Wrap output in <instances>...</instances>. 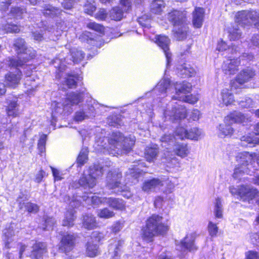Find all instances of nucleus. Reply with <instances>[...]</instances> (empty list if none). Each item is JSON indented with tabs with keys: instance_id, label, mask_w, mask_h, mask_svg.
Instances as JSON below:
<instances>
[{
	"instance_id": "36",
	"label": "nucleus",
	"mask_w": 259,
	"mask_h": 259,
	"mask_svg": "<svg viewBox=\"0 0 259 259\" xmlns=\"http://www.w3.org/2000/svg\"><path fill=\"white\" fill-rule=\"evenodd\" d=\"M26 12V9L24 8L14 7L12 8L9 16L11 18L22 19L23 15Z\"/></svg>"
},
{
	"instance_id": "29",
	"label": "nucleus",
	"mask_w": 259,
	"mask_h": 259,
	"mask_svg": "<svg viewBox=\"0 0 259 259\" xmlns=\"http://www.w3.org/2000/svg\"><path fill=\"white\" fill-rule=\"evenodd\" d=\"M159 153V150L157 147H147L145 151V157L148 161H153L155 159Z\"/></svg>"
},
{
	"instance_id": "1",
	"label": "nucleus",
	"mask_w": 259,
	"mask_h": 259,
	"mask_svg": "<svg viewBox=\"0 0 259 259\" xmlns=\"http://www.w3.org/2000/svg\"><path fill=\"white\" fill-rule=\"evenodd\" d=\"M13 47L18 55V58H8V64L10 67L16 68L23 66L36 56L35 51L32 48L27 47L25 40L22 38L18 37L14 39Z\"/></svg>"
},
{
	"instance_id": "44",
	"label": "nucleus",
	"mask_w": 259,
	"mask_h": 259,
	"mask_svg": "<svg viewBox=\"0 0 259 259\" xmlns=\"http://www.w3.org/2000/svg\"><path fill=\"white\" fill-rule=\"evenodd\" d=\"M115 213L113 211L109 210L107 208H104L99 210L98 216L100 218L108 219L113 217Z\"/></svg>"
},
{
	"instance_id": "40",
	"label": "nucleus",
	"mask_w": 259,
	"mask_h": 259,
	"mask_svg": "<svg viewBox=\"0 0 259 259\" xmlns=\"http://www.w3.org/2000/svg\"><path fill=\"white\" fill-rule=\"evenodd\" d=\"M228 32L229 33V36L230 40H235L239 39L241 35V32L238 26L237 25L235 27H230L229 28Z\"/></svg>"
},
{
	"instance_id": "18",
	"label": "nucleus",
	"mask_w": 259,
	"mask_h": 259,
	"mask_svg": "<svg viewBox=\"0 0 259 259\" xmlns=\"http://www.w3.org/2000/svg\"><path fill=\"white\" fill-rule=\"evenodd\" d=\"M83 98V95L81 93H71L69 94L64 102V106L77 105L82 102Z\"/></svg>"
},
{
	"instance_id": "26",
	"label": "nucleus",
	"mask_w": 259,
	"mask_h": 259,
	"mask_svg": "<svg viewBox=\"0 0 259 259\" xmlns=\"http://www.w3.org/2000/svg\"><path fill=\"white\" fill-rule=\"evenodd\" d=\"M249 11L238 12L235 16V22L241 25H249Z\"/></svg>"
},
{
	"instance_id": "2",
	"label": "nucleus",
	"mask_w": 259,
	"mask_h": 259,
	"mask_svg": "<svg viewBox=\"0 0 259 259\" xmlns=\"http://www.w3.org/2000/svg\"><path fill=\"white\" fill-rule=\"evenodd\" d=\"M169 229L167 225L162 223V217L153 215L146 222V225L142 230V237L146 241L151 242L153 237L166 233Z\"/></svg>"
},
{
	"instance_id": "45",
	"label": "nucleus",
	"mask_w": 259,
	"mask_h": 259,
	"mask_svg": "<svg viewBox=\"0 0 259 259\" xmlns=\"http://www.w3.org/2000/svg\"><path fill=\"white\" fill-rule=\"evenodd\" d=\"M24 85L27 89V91H33L37 87V83L31 77H27L25 80Z\"/></svg>"
},
{
	"instance_id": "9",
	"label": "nucleus",
	"mask_w": 259,
	"mask_h": 259,
	"mask_svg": "<svg viewBox=\"0 0 259 259\" xmlns=\"http://www.w3.org/2000/svg\"><path fill=\"white\" fill-rule=\"evenodd\" d=\"M124 139L123 136L119 132H113L111 135L109 139L104 138L102 141L97 142V146L99 147L98 149L102 150V147L103 149H107L108 151L109 149L116 148L119 149V145L122 143Z\"/></svg>"
},
{
	"instance_id": "59",
	"label": "nucleus",
	"mask_w": 259,
	"mask_h": 259,
	"mask_svg": "<svg viewBox=\"0 0 259 259\" xmlns=\"http://www.w3.org/2000/svg\"><path fill=\"white\" fill-rule=\"evenodd\" d=\"M84 10L86 13L89 15H92L93 12L96 10V7L92 4H87L84 5Z\"/></svg>"
},
{
	"instance_id": "22",
	"label": "nucleus",
	"mask_w": 259,
	"mask_h": 259,
	"mask_svg": "<svg viewBox=\"0 0 259 259\" xmlns=\"http://www.w3.org/2000/svg\"><path fill=\"white\" fill-rule=\"evenodd\" d=\"M105 202L108 204L110 207L116 210H122L125 209V206L124 202L120 199L114 198H106Z\"/></svg>"
},
{
	"instance_id": "5",
	"label": "nucleus",
	"mask_w": 259,
	"mask_h": 259,
	"mask_svg": "<svg viewBox=\"0 0 259 259\" xmlns=\"http://www.w3.org/2000/svg\"><path fill=\"white\" fill-rule=\"evenodd\" d=\"M244 120L245 117L241 113H232L226 116L223 122L219 125V135L221 137L231 136L234 131L232 124L234 123H242Z\"/></svg>"
},
{
	"instance_id": "16",
	"label": "nucleus",
	"mask_w": 259,
	"mask_h": 259,
	"mask_svg": "<svg viewBox=\"0 0 259 259\" xmlns=\"http://www.w3.org/2000/svg\"><path fill=\"white\" fill-rule=\"evenodd\" d=\"M163 186L162 182L158 179L154 178L145 181L142 189L144 192H149Z\"/></svg>"
},
{
	"instance_id": "61",
	"label": "nucleus",
	"mask_w": 259,
	"mask_h": 259,
	"mask_svg": "<svg viewBox=\"0 0 259 259\" xmlns=\"http://www.w3.org/2000/svg\"><path fill=\"white\" fill-rule=\"evenodd\" d=\"M174 141L175 138L171 135H165L161 138L162 142L168 143L169 144L173 143Z\"/></svg>"
},
{
	"instance_id": "52",
	"label": "nucleus",
	"mask_w": 259,
	"mask_h": 259,
	"mask_svg": "<svg viewBox=\"0 0 259 259\" xmlns=\"http://www.w3.org/2000/svg\"><path fill=\"white\" fill-rule=\"evenodd\" d=\"M241 140L243 145L245 146L246 145L245 143H247L249 145L250 147L254 146V144L257 142L259 143V141L253 140L252 138L248 136H243L241 138Z\"/></svg>"
},
{
	"instance_id": "30",
	"label": "nucleus",
	"mask_w": 259,
	"mask_h": 259,
	"mask_svg": "<svg viewBox=\"0 0 259 259\" xmlns=\"http://www.w3.org/2000/svg\"><path fill=\"white\" fill-rule=\"evenodd\" d=\"M165 4L162 0H155L151 4V11L156 14H160L165 8Z\"/></svg>"
},
{
	"instance_id": "32",
	"label": "nucleus",
	"mask_w": 259,
	"mask_h": 259,
	"mask_svg": "<svg viewBox=\"0 0 259 259\" xmlns=\"http://www.w3.org/2000/svg\"><path fill=\"white\" fill-rule=\"evenodd\" d=\"M171 90L170 80L169 79H163L160 80L156 87L155 90H158L161 93H166Z\"/></svg>"
},
{
	"instance_id": "42",
	"label": "nucleus",
	"mask_w": 259,
	"mask_h": 259,
	"mask_svg": "<svg viewBox=\"0 0 259 259\" xmlns=\"http://www.w3.org/2000/svg\"><path fill=\"white\" fill-rule=\"evenodd\" d=\"M7 114L8 116L15 117L19 114L17 109V103L13 101L11 102L7 107Z\"/></svg>"
},
{
	"instance_id": "55",
	"label": "nucleus",
	"mask_w": 259,
	"mask_h": 259,
	"mask_svg": "<svg viewBox=\"0 0 259 259\" xmlns=\"http://www.w3.org/2000/svg\"><path fill=\"white\" fill-rule=\"evenodd\" d=\"M188 131L182 127H178L176 130V135L181 139L186 138Z\"/></svg>"
},
{
	"instance_id": "53",
	"label": "nucleus",
	"mask_w": 259,
	"mask_h": 259,
	"mask_svg": "<svg viewBox=\"0 0 259 259\" xmlns=\"http://www.w3.org/2000/svg\"><path fill=\"white\" fill-rule=\"evenodd\" d=\"M208 229L209 235L211 237L216 236L218 232V228L215 224L210 222L208 224Z\"/></svg>"
},
{
	"instance_id": "63",
	"label": "nucleus",
	"mask_w": 259,
	"mask_h": 259,
	"mask_svg": "<svg viewBox=\"0 0 259 259\" xmlns=\"http://www.w3.org/2000/svg\"><path fill=\"white\" fill-rule=\"evenodd\" d=\"M107 14L104 9H100L96 14V17L100 20H105L107 17Z\"/></svg>"
},
{
	"instance_id": "47",
	"label": "nucleus",
	"mask_w": 259,
	"mask_h": 259,
	"mask_svg": "<svg viewBox=\"0 0 259 259\" xmlns=\"http://www.w3.org/2000/svg\"><path fill=\"white\" fill-rule=\"evenodd\" d=\"M201 132L197 128H193L188 131L186 138L197 140L200 136Z\"/></svg>"
},
{
	"instance_id": "64",
	"label": "nucleus",
	"mask_w": 259,
	"mask_h": 259,
	"mask_svg": "<svg viewBox=\"0 0 259 259\" xmlns=\"http://www.w3.org/2000/svg\"><path fill=\"white\" fill-rule=\"evenodd\" d=\"M86 115L83 111H78L76 112L74 116V120L77 121H81L84 119Z\"/></svg>"
},
{
	"instance_id": "20",
	"label": "nucleus",
	"mask_w": 259,
	"mask_h": 259,
	"mask_svg": "<svg viewBox=\"0 0 259 259\" xmlns=\"http://www.w3.org/2000/svg\"><path fill=\"white\" fill-rule=\"evenodd\" d=\"M204 10L201 8H196L193 12V24L195 27L200 28L202 25Z\"/></svg>"
},
{
	"instance_id": "41",
	"label": "nucleus",
	"mask_w": 259,
	"mask_h": 259,
	"mask_svg": "<svg viewBox=\"0 0 259 259\" xmlns=\"http://www.w3.org/2000/svg\"><path fill=\"white\" fill-rule=\"evenodd\" d=\"M249 24L259 27V13L255 11H249Z\"/></svg>"
},
{
	"instance_id": "31",
	"label": "nucleus",
	"mask_w": 259,
	"mask_h": 259,
	"mask_svg": "<svg viewBox=\"0 0 259 259\" xmlns=\"http://www.w3.org/2000/svg\"><path fill=\"white\" fill-rule=\"evenodd\" d=\"M135 144L134 138H125L123 140L122 143L119 145V149H122L125 152H128L132 149V147Z\"/></svg>"
},
{
	"instance_id": "49",
	"label": "nucleus",
	"mask_w": 259,
	"mask_h": 259,
	"mask_svg": "<svg viewBox=\"0 0 259 259\" xmlns=\"http://www.w3.org/2000/svg\"><path fill=\"white\" fill-rule=\"evenodd\" d=\"M214 213L217 218H222V205L221 199L219 198H218L216 199V203L214 208Z\"/></svg>"
},
{
	"instance_id": "14",
	"label": "nucleus",
	"mask_w": 259,
	"mask_h": 259,
	"mask_svg": "<svg viewBox=\"0 0 259 259\" xmlns=\"http://www.w3.org/2000/svg\"><path fill=\"white\" fill-rule=\"evenodd\" d=\"M255 71L250 68H247L241 71L236 77V81L240 84L249 81L255 76Z\"/></svg>"
},
{
	"instance_id": "17",
	"label": "nucleus",
	"mask_w": 259,
	"mask_h": 259,
	"mask_svg": "<svg viewBox=\"0 0 259 259\" xmlns=\"http://www.w3.org/2000/svg\"><path fill=\"white\" fill-rule=\"evenodd\" d=\"M175 91L176 96L172 97V99H175L176 97H181L182 95H186L187 94L190 92L192 89L191 84L187 82H183L182 83L177 82L175 84Z\"/></svg>"
},
{
	"instance_id": "7",
	"label": "nucleus",
	"mask_w": 259,
	"mask_h": 259,
	"mask_svg": "<svg viewBox=\"0 0 259 259\" xmlns=\"http://www.w3.org/2000/svg\"><path fill=\"white\" fill-rule=\"evenodd\" d=\"M236 160L238 164L233 174V177L235 179L238 178L242 174L249 172L247 165L251 162L252 157L248 152L240 153L236 156Z\"/></svg>"
},
{
	"instance_id": "25",
	"label": "nucleus",
	"mask_w": 259,
	"mask_h": 259,
	"mask_svg": "<svg viewBox=\"0 0 259 259\" xmlns=\"http://www.w3.org/2000/svg\"><path fill=\"white\" fill-rule=\"evenodd\" d=\"M43 8L42 13L46 16H58L61 14L62 11L60 9L54 7L50 5H45Z\"/></svg>"
},
{
	"instance_id": "12",
	"label": "nucleus",
	"mask_w": 259,
	"mask_h": 259,
	"mask_svg": "<svg viewBox=\"0 0 259 259\" xmlns=\"http://www.w3.org/2000/svg\"><path fill=\"white\" fill-rule=\"evenodd\" d=\"M22 76V73L20 70L9 72L5 75L6 83L8 86L15 88L19 84Z\"/></svg>"
},
{
	"instance_id": "37",
	"label": "nucleus",
	"mask_w": 259,
	"mask_h": 259,
	"mask_svg": "<svg viewBox=\"0 0 259 259\" xmlns=\"http://www.w3.org/2000/svg\"><path fill=\"white\" fill-rule=\"evenodd\" d=\"M70 53L72 61L75 63L80 62L84 57V53L77 49H72Z\"/></svg>"
},
{
	"instance_id": "58",
	"label": "nucleus",
	"mask_w": 259,
	"mask_h": 259,
	"mask_svg": "<svg viewBox=\"0 0 259 259\" xmlns=\"http://www.w3.org/2000/svg\"><path fill=\"white\" fill-rule=\"evenodd\" d=\"M246 259H259V254L257 252L250 250L245 253Z\"/></svg>"
},
{
	"instance_id": "27",
	"label": "nucleus",
	"mask_w": 259,
	"mask_h": 259,
	"mask_svg": "<svg viewBox=\"0 0 259 259\" xmlns=\"http://www.w3.org/2000/svg\"><path fill=\"white\" fill-rule=\"evenodd\" d=\"M174 151L177 155L182 158L186 157L189 153L187 146L184 144H175L174 148Z\"/></svg>"
},
{
	"instance_id": "39",
	"label": "nucleus",
	"mask_w": 259,
	"mask_h": 259,
	"mask_svg": "<svg viewBox=\"0 0 259 259\" xmlns=\"http://www.w3.org/2000/svg\"><path fill=\"white\" fill-rule=\"evenodd\" d=\"M87 254L90 257H94L98 254V247L91 242H89L87 245Z\"/></svg>"
},
{
	"instance_id": "10",
	"label": "nucleus",
	"mask_w": 259,
	"mask_h": 259,
	"mask_svg": "<svg viewBox=\"0 0 259 259\" xmlns=\"http://www.w3.org/2000/svg\"><path fill=\"white\" fill-rule=\"evenodd\" d=\"M245 58L247 60H251L253 58L252 55L245 54L242 57L241 59H227L225 61L223 65V70L226 74H234L238 70V67L240 64L241 60H244Z\"/></svg>"
},
{
	"instance_id": "51",
	"label": "nucleus",
	"mask_w": 259,
	"mask_h": 259,
	"mask_svg": "<svg viewBox=\"0 0 259 259\" xmlns=\"http://www.w3.org/2000/svg\"><path fill=\"white\" fill-rule=\"evenodd\" d=\"M254 104V101L249 97H246L244 100L239 101L240 105L243 108L253 107Z\"/></svg>"
},
{
	"instance_id": "8",
	"label": "nucleus",
	"mask_w": 259,
	"mask_h": 259,
	"mask_svg": "<svg viewBox=\"0 0 259 259\" xmlns=\"http://www.w3.org/2000/svg\"><path fill=\"white\" fill-rule=\"evenodd\" d=\"M164 116L166 120L177 121L186 117L187 110L183 105L176 104L165 110Z\"/></svg>"
},
{
	"instance_id": "34",
	"label": "nucleus",
	"mask_w": 259,
	"mask_h": 259,
	"mask_svg": "<svg viewBox=\"0 0 259 259\" xmlns=\"http://www.w3.org/2000/svg\"><path fill=\"white\" fill-rule=\"evenodd\" d=\"M74 211L73 210L67 211L65 213L64 219L62 221V225L63 226L70 227L73 226V222L74 221Z\"/></svg>"
},
{
	"instance_id": "33",
	"label": "nucleus",
	"mask_w": 259,
	"mask_h": 259,
	"mask_svg": "<svg viewBox=\"0 0 259 259\" xmlns=\"http://www.w3.org/2000/svg\"><path fill=\"white\" fill-rule=\"evenodd\" d=\"M171 90L170 80L169 79H163L160 80L156 87L155 90H158L161 93H166Z\"/></svg>"
},
{
	"instance_id": "4",
	"label": "nucleus",
	"mask_w": 259,
	"mask_h": 259,
	"mask_svg": "<svg viewBox=\"0 0 259 259\" xmlns=\"http://www.w3.org/2000/svg\"><path fill=\"white\" fill-rule=\"evenodd\" d=\"M122 178L121 172L118 169H115L108 172L107 176V187L109 189L113 190L114 193L125 192L123 194L124 197L130 198L131 194L128 190V187L122 185L120 180Z\"/></svg>"
},
{
	"instance_id": "57",
	"label": "nucleus",
	"mask_w": 259,
	"mask_h": 259,
	"mask_svg": "<svg viewBox=\"0 0 259 259\" xmlns=\"http://www.w3.org/2000/svg\"><path fill=\"white\" fill-rule=\"evenodd\" d=\"M79 0H64L62 5L65 9H70L72 8L73 4Z\"/></svg>"
},
{
	"instance_id": "23",
	"label": "nucleus",
	"mask_w": 259,
	"mask_h": 259,
	"mask_svg": "<svg viewBox=\"0 0 259 259\" xmlns=\"http://www.w3.org/2000/svg\"><path fill=\"white\" fill-rule=\"evenodd\" d=\"M32 248L31 255L37 258L46 252L47 246L44 243L36 242L33 245Z\"/></svg>"
},
{
	"instance_id": "62",
	"label": "nucleus",
	"mask_w": 259,
	"mask_h": 259,
	"mask_svg": "<svg viewBox=\"0 0 259 259\" xmlns=\"http://www.w3.org/2000/svg\"><path fill=\"white\" fill-rule=\"evenodd\" d=\"M41 32L39 31H34L32 32V36L33 37V39L36 41H40L43 40V34L42 33V30H40Z\"/></svg>"
},
{
	"instance_id": "38",
	"label": "nucleus",
	"mask_w": 259,
	"mask_h": 259,
	"mask_svg": "<svg viewBox=\"0 0 259 259\" xmlns=\"http://www.w3.org/2000/svg\"><path fill=\"white\" fill-rule=\"evenodd\" d=\"M123 11L124 10H121L118 7H114L110 12V17L114 20H120L123 17Z\"/></svg>"
},
{
	"instance_id": "46",
	"label": "nucleus",
	"mask_w": 259,
	"mask_h": 259,
	"mask_svg": "<svg viewBox=\"0 0 259 259\" xmlns=\"http://www.w3.org/2000/svg\"><path fill=\"white\" fill-rule=\"evenodd\" d=\"M175 99L179 101H182L191 104H194L198 101V98L195 96L190 95H181V97H176Z\"/></svg>"
},
{
	"instance_id": "3",
	"label": "nucleus",
	"mask_w": 259,
	"mask_h": 259,
	"mask_svg": "<svg viewBox=\"0 0 259 259\" xmlns=\"http://www.w3.org/2000/svg\"><path fill=\"white\" fill-rule=\"evenodd\" d=\"M167 19L174 26L173 32L175 38L179 40L186 38L188 31L186 11L173 10L167 14Z\"/></svg>"
},
{
	"instance_id": "11",
	"label": "nucleus",
	"mask_w": 259,
	"mask_h": 259,
	"mask_svg": "<svg viewBox=\"0 0 259 259\" xmlns=\"http://www.w3.org/2000/svg\"><path fill=\"white\" fill-rule=\"evenodd\" d=\"M238 195L242 201L249 203L250 200L258 196V191L256 189L249 186L242 185L239 187Z\"/></svg>"
},
{
	"instance_id": "19",
	"label": "nucleus",
	"mask_w": 259,
	"mask_h": 259,
	"mask_svg": "<svg viewBox=\"0 0 259 259\" xmlns=\"http://www.w3.org/2000/svg\"><path fill=\"white\" fill-rule=\"evenodd\" d=\"M177 70L178 75L182 77H191L195 73L194 69L190 65L187 64L179 65L177 67Z\"/></svg>"
},
{
	"instance_id": "50",
	"label": "nucleus",
	"mask_w": 259,
	"mask_h": 259,
	"mask_svg": "<svg viewBox=\"0 0 259 259\" xmlns=\"http://www.w3.org/2000/svg\"><path fill=\"white\" fill-rule=\"evenodd\" d=\"M109 253L111 255V259H118L119 258V248L118 246L115 244L114 245H111L109 249Z\"/></svg>"
},
{
	"instance_id": "6",
	"label": "nucleus",
	"mask_w": 259,
	"mask_h": 259,
	"mask_svg": "<svg viewBox=\"0 0 259 259\" xmlns=\"http://www.w3.org/2000/svg\"><path fill=\"white\" fill-rule=\"evenodd\" d=\"M105 169L99 164H95L90 168L89 174H83L79 179L78 185L85 188H92L96 185V179L102 177Z\"/></svg>"
},
{
	"instance_id": "56",
	"label": "nucleus",
	"mask_w": 259,
	"mask_h": 259,
	"mask_svg": "<svg viewBox=\"0 0 259 259\" xmlns=\"http://www.w3.org/2000/svg\"><path fill=\"white\" fill-rule=\"evenodd\" d=\"M8 32L18 33L20 31L19 26L13 24H8L5 28Z\"/></svg>"
},
{
	"instance_id": "48",
	"label": "nucleus",
	"mask_w": 259,
	"mask_h": 259,
	"mask_svg": "<svg viewBox=\"0 0 259 259\" xmlns=\"http://www.w3.org/2000/svg\"><path fill=\"white\" fill-rule=\"evenodd\" d=\"M52 108L53 118H54L56 115L61 114L63 111L62 105L56 102L52 103Z\"/></svg>"
},
{
	"instance_id": "21",
	"label": "nucleus",
	"mask_w": 259,
	"mask_h": 259,
	"mask_svg": "<svg viewBox=\"0 0 259 259\" xmlns=\"http://www.w3.org/2000/svg\"><path fill=\"white\" fill-rule=\"evenodd\" d=\"M195 236L193 234L187 235L184 239L181 242L183 247L189 250L190 251L197 249L194 245Z\"/></svg>"
},
{
	"instance_id": "13",
	"label": "nucleus",
	"mask_w": 259,
	"mask_h": 259,
	"mask_svg": "<svg viewBox=\"0 0 259 259\" xmlns=\"http://www.w3.org/2000/svg\"><path fill=\"white\" fill-rule=\"evenodd\" d=\"M156 42L163 50L165 53L167 63H169L171 58V54L168 52L170 43L169 39L166 36L160 35L157 37Z\"/></svg>"
},
{
	"instance_id": "54",
	"label": "nucleus",
	"mask_w": 259,
	"mask_h": 259,
	"mask_svg": "<svg viewBox=\"0 0 259 259\" xmlns=\"http://www.w3.org/2000/svg\"><path fill=\"white\" fill-rule=\"evenodd\" d=\"M87 26L89 28L94 30L97 32H102L104 31V27L95 22H90L88 24Z\"/></svg>"
},
{
	"instance_id": "15",
	"label": "nucleus",
	"mask_w": 259,
	"mask_h": 259,
	"mask_svg": "<svg viewBox=\"0 0 259 259\" xmlns=\"http://www.w3.org/2000/svg\"><path fill=\"white\" fill-rule=\"evenodd\" d=\"M75 238L73 235H67L63 237L60 249L64 252H68L71 250L74 245Z\"/></svg>"
},
{
	"instance_id": "24",
	"label": "nucleus",
	"mask_w": 259,
	"mask_h": 259,
	"mask_svg": "<svg viewBox=\"0 0 259 259\" xmlns=\"http://www.w3.org/2000/svg\"><path fill=\"white\" fill-rule=\"evenodd\" d=\"M22 198V197L20 196L17 199V201L19 203L20 209H22L24 207L27 211L32 213H36L38 211L39 207L37 204L31 202H27L26 203H22L21 200Z\"/></svg>"
},
{
	"instance_id": "28",
	"label": "nucleus",
	"mask_w": 259,
	"mask_h": 259,
	"mask_svg": "<svg viewBox=\"0 0 259 259\" xmlns=\"http://www.w3.org/2000/svg\"><path fill=\"white\" fill-rule=\"evenodd\" d=\"M83 226L87 229L91 230L97 226L95 218L93 215H85L83 217Z\"/></svg>"
},
{
	"instance_id": "43",
	"label": "nucleus",
	"mask_w": 259,
	"mask_h": 259,
	"mask_svg": "<svg viewBox=\"0 0 259 259\" xmlns=\"http://www.w3.org/2000/svg\"><path fill=\"white\" fill-rule=\"evenodd\" d=\"M88 151L87 149H82L80 152L77 158V163L81 166L85 163L88 160Z\"/></svg>"
},
{
	"instance_id": "60",
	"label": "nucleus",
	"mask_w": 259,
	"mask_h": 259,
	"mask_svg": "<svg viewBox=\"0 0 259 259\" xmlns=\"http://www.w3.org/2000/svg\"><path fill=\"white\" fill-rule=\"evenodd\" d=\"M73 77V76H69L65 80L66 84L69 88H73L76 87V81Z\"/></svg>"
},
{
	"instance_id": "35",
	"label": "nucleus",
	"mask_w": 259,
	"mask_h": 259,
	"mask_svg": "<svg viewBox=\"0 0 259 259\" xmlns=\"http://www.w3.org/2000/svg\"><path fill=\"white\" fill-rule=\"evenodd\" d=\"M222 99L223 103L226 106L231 104L234 101L232 93L228 89L222 90Z\"/></svg>"
}]
</instances>
